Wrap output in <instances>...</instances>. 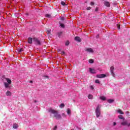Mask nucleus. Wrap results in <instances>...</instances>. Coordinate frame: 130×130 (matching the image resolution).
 Wrapping results in <instances>:
<instances>
[{"instance_id":"6e6552de","label":"nucleus","mask_w":130,"mask_h":130,"mask_svg":"<svg viewBox=\"0 0 130 130\" xmlns=\"http://www.w3.org/2000/svg\"><path fill=\"white\" fill-rule=\"evenodd\" d=\"M33 41V39L32 38H28L27 39V42L29 44H32V41Z\"/></svg>"},{"instance_id":"bb28decb","label":"nucleus","mask_w":130,"mask_h":130,"mask_svg":"<svg viewBox=\"0 0 130 130\" xmlns=\"http://www.w3.org/2000/svg\"><path fill=\"white\" fill-rule=\"evenodd\" d=\"M67 113L68 114H71V110L70 109H67Z\"/></svg>"},{"instance_id":"7ed1b4c3","label":"nucleus","mask_w":130,"mask_h":130,"mask_svg":"<svg viewBox=\"0 0 130 130\" xmlns=\"http://www.w3.org/2000/svg\"><path fill=\"white\" fill-rule=\"evenodd\" d=\"M33 41L35 42V44H36L37 45H41V42L39 40H38L37 38H33Z\"/></svg>"},{"instance_id":"c756f323","label":"nucleus","mask_w":130,"mask_h":130,"mask_svg":"<svg viewBox=\"0 0 130 130\" xmlns=\"http://www.w3.org/2000/svg\"><path fill=\"white\" fill-rule=\"evenodd\" d=\"M117 27L119 30V29H120V25H119V24H117Z\"/></svg>"},{"instance_id":"473e14b6","label":"nucleus","mask_w":130,"mask_h":130,"mask_svg":"<svg viewBox=\"0 0 130 130\" xmlns=\"http://www.w3.org/2000/svg\"><path fill=\"white\" fill-rule=\"evenodd\" d=\"M87 11H90V10H91V7H88V8H87Z\"/></svg>"},{"instance_id":"ea45409f","label":"nucleus","mask_w":130,"mask_h":130,"mask_svg":"<svg viewBox=\"0 0 130 130\" xmlns=\"http://www.w3.org/2000/svg\"><path fill=\"white\" fill-rule=\"evenodd\" d=\"M116 125V123L115 122H114V123H113V125Z\"/></svg>"},{"instance_id":"a878e982","label":"nucleus","mask_w":130,"mask_h":130,"mask_svg":"<svg viewBox=\"0 0 130 130\" xmlns=\"http://www.w3.org/2000/svg\"><path fill=\"white\" fill-rule=\"evenodd\" d=\"M95 83H96V84H100V81H99V80L96 79L95 81Z\"/></svg>"},{"instance_id":"393cba45","label":"nucleus","mask_w":130,"mask_h":130,"mask_svg":"<svg viewBox=\"0 0 130 130\" xmlns=\"http://www.w3.org/2000/svg\"><path fill=\"white\" fill-rule=\"evenodd\" d=\"M64 107V104H61L59 106V107H60L61 108H63Z\"/></svg>"},{"instance_id":"7c9ffc66","label":"nucleus","mask_w":130,"mask_h":130,"mask_svg":"<svg viewBox=\"0 0 130 130\" xmlns=\"http://www.w3.org/2000/svg\"><path fill=\"white\" fill-rule=\"evenodd\" d=\"M22 51H23V49L20 48V49L19 50L18 52H22Z\"/></svg>"},{"instance_id":"f257e3e1","label":"nucleus","mask_w":130,"mask_h":130,"mask_svg":"<svg viewBox=\"0 0 130 130\" xmlns=\"http://www.w3.org/2000/svg\"><path fill=\"white\" fill-rule=\"evenodd\" d=\"M49 112L53 114V117H54L56 119H61V115L58 113V111L54 109H50Z\"/></svg>"},{"instance_id":"a19ab883","label":"nucleus","mask_w":130,"mask_h":130,"mask_svg":"<svg viewBox=\"0 0 130 130\" xmlns=\"http://www.w3.org/2000/svg\"><path fill=\"white\" fill-rule=\"evenodd\" d=\"M29 83H30L31 84H32V83H33V81H29Z\"/></svg>"},{"instance_id":"2f4dec72","label":"nucleus","mask_w":130,"mask_h":130,"mask_svg":"<svg viewBox=\"0 0 130 130\" xmlns=\"http://www.w3.org/2000/svg\"><path fill=\"white\" fill-rule=\"evenodd\" d=\"M57 128V126L55 125L53 128V130H56Z\"/></svg>"},{"instance_id":"f3484780","label":"nucleus","mask_w":130,"mask_h":130,"mask_svg":"<svg viewBox=\"0 0 130 130\" xmlns=\"http://www.w3.org/2000/svg\"><path fill=\"white\" fill-rule=\"evenodd\" d=\"M118 118L119 119H123V120H124V117H123L122 115H119L118 116Z\"/></svg>"},{"instance_id":"2eb2a0df","label":"nucleus","mask_w":130,"mask_h":130,"mask_svg":"<svg viewBox=\"0 0 130 130\" xmlns=\"http://www.w3.org/2000/svg\"><path fill=\"white\" fill-rule=\"evenodd\" d=\"M118 113H119L120 114H124L123 112H122V110H121V109H119L117 111Z\"/></svg>"},{"instance_id":"4468645a","label":"nucleus","mask_w":130,"mask_h":130,"mask_svg":"<svg viewBox=\"0 0 130 130\" xmlns=\"http://www.w3.org/2000/svg\"><path fill=\"white\" fill-rule=\"evenodd\" d=\"M100 99L101 100H103V101H105V100H106V98L104 96H100Z\"/></svg>"},{"instance_id":"a18cd8bd","label":"nucleus","mask_w":130,"mask_h":130,"mask_svg":"<svg viewBox=\"0 0 130 130\" xmlns=\"http://www.w3.org/2000/svg\"><path fill=\"white\" fill-rule=\"evenodd\" d=\"M71 130H74V129H72Z\"/></svg>"},{"instance_id":"b1692460","label":"nucleus","mask_w":130,"mask_h":130,"mask_svg":"<svg viewBox=\"0 0 130 130\" xmlns=\"http://www.w3.org/2000/svg\"><path fill=\"white\" fill-rule=\"evenodd\" d=\"M70 45V42L69 41H67L66 43H65V45H66V46H68Z\"/></svg>"},{"instance_id":"39448f33","label":"nucleus","mask_w":130,"mask_h":130,"mask_svg":"<svg viewBox=\"0 0 130 130\" xmlns=\"http://www.w3.org/2000/svg\"><path fill=\"white\" fill-rule=\"evenodd\" d=\"M114 71V67L113 66L111 67L110 71H111V74L112 75L113 77H114V76H115Z\"/></svg>"},{"instance_id":"c03bdc74","label":"nucleus","mask_w":130,"mask_h":130,"mask_svg":"<svg viewBox=\"0 0 130 130\" xmlns=\"http://www.w3.org/2000/svg\"><path fill=\"white\" fill-rule=\"evenodd\" d=\"M26 15L28 16V14H26Z\"/></svg>"},{"instance_id":"f03ea898","label":"nucleus","mask_w":130,"mask_h":130,"mask_svg":"<svg viewBox=\"0 0 130 130\" xmlns=\"http://www.w3.org/2000/svg\"><path fill=\"white\" fill-rule=\"evenodd\" d=\"M101 108V106L100 105H98L96 108L95 109V113L96 116L98 118L100 115H101V112L100 111V108Z\"/></svg>"},{"instance_id":"79ce46f5","label":"nucleus","mask_w":130,"mask_h":130,"mask_svg":"<svg viewBox=\"0 0 130 130\" xmlns=\"http://www.w3.org/2000/svg\"><path fill=\"white\" fill-rule=\"evenodd\" d=\"M35 103H36L37 102V101H34Z\"/></svg>"},{"instance_id":"20e7f679","label":"nucleus","mask_w":130,"mask_h":130,"mask_svg":"<svg viewBox=\"0 0 130 130\" xmlns=\"http://www.w3.org/2000/svg\"><path fill=\"white\" fill-rule=\"evenodd\" d=\"M106 77V75L105 74H98L96 75V78L99 79H102V78H105Z\"/></svg>"},{"instance_id":"4c0bfd02","label":"nucleus","mask_w":130,"mask_h":130,"mask_svg":"<svg viewBox=\"0 0 130 130\" xmlns=\"http://www.w3.org/2000/svg\"><path fill=\"white\" fill-rule=\"evenodd\" d=\"M44 77H45V78L48 79L49 78L48 76H44Z\"/></svg>"},{"instance_id":"6ab92c4d","label":"nucleus","mask_w":130,"mask_h":130,"mask_svg":"<svg viewBox=\"0 0 130 130\" xmlns=\"http://www.w3.org/2000/svg\"><path fill=\"white\" fill-rule=\"evenodd\" d=\"M88 98V99H93V95L92 94H89Z\"/></svg>"},{"instance_id":"f8f14e48","label":"nucleus","mask_w":130,"mask_h":130,"mask_svg":"<svg viewBox=\"0 0 130 130\" xmlns=\"http://www.w3.org/2000/svg\"><path fill=\"white\" fill-rule=\"evenodd\" d=\"M6 80L8 84H9L10 85H11V84H12V80L11 79H10V78H6Z\"/></svg>"},{"instance_id":"58836bf2","label":"nucleus","mask_w":130,"mask_h":130,"mask_svg":"<svg viewBox=\"0 0 130 130\" xmlns=\"http://www.w3.org/2000/svg\"><path fill=\"white\" fill-rule=\"evenodd\" d=\"M47 34H50V30H47Z\"/></svg>"},{"instance_id":"1a4fd4ad","label":"nucleus","mask_w":130,"mask_h":130,"mask_svg":"<svg viewBox=\"0 0 130 130\" xmlns=\"http://www.w3.org/2000/svg\"><path fill=\"white\" fill-rule=\"evenodd\" d=\"M10 84L8 83L7 82H4V85H5V88H10Z\"/></svg>"},{"instance_id":"cd10ccee","label":"nucleus","mask_w":130,"mask_h":130,"mask_svg":"<svg viewBox=\"0 0 130 130\" xmlns=\"http://www.w3.org/2000/svg\"><path fill=\"white\" fill-rule=\"evenodd\" d=\"M61 4L62 6H66V3H64L63 1L61 2Z\"/></svg>"},{"instance_id":"e433bc0d","label":"nucleus","mask_w":130,"mask_h":130,"mask_svg":"<svg viewBox=\"0 0 130 130\" xmlns=\"http://www.w3.org/2000/svg\"><path fill=\"white\" fill-rule=\"evenodd\" d=\"M60 20H61V21H64V18L61 17V18H60Z\"/></svg>"},{"instance_id":"aec40b11","label":"nucleus","mask_w":130,"mask_h":130,"mask_svg":"<svg viewBox=\"0 0 130 130\" xmlns=\"http://www.w3.org/2000/svg\"><path fill=\"white\" fill-rule=\"evenodd\" d=\"M108 103H112V102H114V100L110 99L108 100Z\"/></svg>"},{"instance_id":"c85d7f7f","label":"nucleus","mask_w":130,"mask_h":130,"mask_svg":"<svg viewBox=\"0 0 130 130\" xmlns=\"http://www.w3.org/2000/svg\"><path fill=\"white\" fill-rule=\"evenodd\" d=\"M62 116L63 117H67V115H66V114L64 113H62Z\"/></svg>"},{"instance_id":"5701e85b","label":"nucleus","mask_w":130,"mask_h":130,"mask_svg":"<svg viewBox=\"0 0 130 130\" xmlns=\"http://www.w3.org/2000/svg\"><path fill=\"white\" fill-rule=\"evenodd\" d=\"M89 63H93L94 62V60L90 59L89 60Z\"/></svg>"},{"instance_id":"dca6fc26","label":"nucleus","mask_w":130,"mask_h":130,"mask_svg":"<svg viewBox=\"0 0 130 130\" xmlns=\"http://www.w3.org/2000/svg\"><path fill=\"white\" fill-rule=\"evenodd\" d=\"M18 126H18V124H16V123L14 124L13 125V128H15V129L18 128Z\"/></svg>"},{"instance_id":"4be33fe9","label":"nucleus","mask_w":130,"mask_h":130,"mask_svg":"<svg viewBox=\"0 0 130 130\" xmlns=\"http://www.w3.org/2000/svg\"><path fill=\"white\" fill-rule=\"evenodd\" d=\"M45 17H46V18H50L51 15L49 14H47L45 15Z\"/></svg>"},{"instance_id":"9d476101","label":"nucleus","mask_w":130,"mask_h":130,"mask_svg":"<svg viewBox=\"0 0 130 130\" xmlns=\"http://www.w3.org/2000/svg\"><path fill=\"white\" fill-rule=\"evenodd\" d=\"M104 4L106 7H110V4L108 2H105Z\"/></svg>"},{"instance_id":"a211bd4d","label":"nucleus","mask_w":130,"mask_h":130,"mask_svg":"<svg viewBox=\"0 0 130 130\" xmlns=\"http://www.w3.org/2000/svg\"><path fill=\"white\" fill-rule=\"evenodd\" d=\"M61 34H62V31H60L57 33L58 37L60 38L61 36Z\"/></svg>"},{"instance_id":"ddd939ff","label":"nucleus","mask_w":130,"mask_h":130,"mask_svg":"<svg viewBox=\"0 0 130 130\" xmlns=\"http://www.w3.org/2000/svg\"><path fill=\"white\" fill-rule=\"evenodd\" d=\"M6 96H12V92H11V91H7L6 93Z\"/></svg>"},{"instance_id":"9b49d317","label":"nucleus","mask_w":130,"mask_h":130,"mask_svg":"<svg viewBox=\"0 0 130 130\" xmlns=\"http://www.w3.org/2000/svg\"><path fill=\"white\" fill-rule=\"evenodd\" d=\"M86 51H87V52H91V53L94 52V51L93 50V49L92 48H87L86 50Z\"/></svg>"},{"instance_id":"f704fd0d","label":"nucleus","mask_w":130,"mask_h":130,"mask_svg":"<svg viewBox=\"0 0 130 130\" xmlns=\"http://www.w3.org/2000/svg\"><path fill=\"white\" fill-rule=\"evenodd\" d=\"M90 5H91V6H94V2H91V3H90Z\"/></svg>"},{"instance_id":"0eeeda50","label":"nucleus","mask_w":130,"mask_h":130,"mask_svg":"<svg viewBox=\"0 0 130 130\" xmlns=\"http://www.w3.org/2000/svg\"><path fill=\"white\" fill-rule=\"evenodd\" d=\"M75 41H77V42H81V41H82L81 38L79 37H76L75 38Z\"/></svg>"},{"instance_id":"412c9836","label":"nucleus","mask_w":130,"mask_h":130,"mask_svg":"<svg viewBox=\"0 0 130 130\" xmlns=\"http://www.w3.org/2000/svg\"><path fill=\"white\" fill-rule=\"evenodd\" d=\"M60 26L61 28H64V24L63 23H61L59 22Z\"/></svg>"},{"instance_id":"423d86ee","label":"nucleus","mask_w":130,"mask_h":130,"mask_svg":"<svg viewBox=\"0 0 130 130\" xmlns=\"http://www.w3.org/2000/svg\"><path fill=\"white\" fill-rule=\"evenodd\" d=\"M89 72L91 74H96V70H95V69H93L89 68Z\"/></svg>"},{"instance_id":"72a5a7b5","label":"nucleus","mask_w":130,"mask_h":130,"mask_svg":"<svg viewBox=\"0 0 130 130\" xmlns=\"http://www.w3.org/2000/svg\"><path fill=\"white\" fill-rule=\"evenodd\" d=\"M61 54H66V52H64V51H61Z\"/></svg>"},{"instance_id":"c9c22d12","label":"nucleus","mask_w":130,"mask_h":130,"mask_svg":"<svg viewBox=\"0 0 130 130\" xmlns=\"http://www.w3.org/2000/svg\"><path fill=\"white\" fill-rule=\"evenodd\" d=\"M98 10H99L98 8V7H96L95 10V12H98Z\"/></svg>"},{"instance_id":"37998d69","label":"nucleus","mask_w":130,"mask_h":130,"mask_svg":"<svg viewBox=\"0 0 130 130\" xmlns=\"http://www.w3.org/2000/svg\"><path fill=\"white\" fill-rule=\"evenodd\" d=\"M91 89H94V88L92 86H91Z\"/></svg>"}]
</instances>
